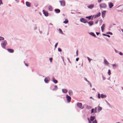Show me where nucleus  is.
I'll list each match as a JSON object with an SVG mask.
<instances>
[{
  "label": "nucleus",
  "mask_w": 123,
  "mask_h": 123,
  "mask_svg": "<svg viewBox=\"0 0 123 123\" xmlns=\"http://www.w3.org/2000/svg\"><path fill=\"white\" fill-rule=\"evenodd\" d=\"M97 108L96 107H95L94 109H92L91 111V113H96L97 112Z\"/></svg>",
  "instance_id": "obj_6"
},
{
  "label": "nucleus",
  "mask_w": 123,
  "mask_h": 123,
  "mask_svg": "<svg viewBox=\"0 0 123 123\" xmlns=\"http://www.w3.org/2000/svg\"><path fill=\"white\" fill-rule=\"evenodd\" d=\"M58 51L60 52H61L62 51V50L60 48H58Z\"/></svg>",
  "instance_id": "obj_35"
},
{
  "label": "nucleus",
  "mask_w": 123,
  "mask_h": 123,
  "mask_svg": "<svg viewBox=\"0 0 123 123\" xmlns=\"http://www.w3.org/2000/svg\"><path fill=\"white\" fill-rule=\"evenodd\" d=\"M92 16H90L88 17H86V18H88L89 20H90Z\"/></svg>",
  "instance_id": "obj_30"
},
{
  "label": "nucleus",
  "mask_w": 123,
  "mask_h": 123,
  "mask_svg": "<svg viewBox=\"0 0 123 123\" xmlns=\"http://www.w3.org/2000/svg\"><path fill=\"white\" fill-rule=\"evenodd\" d=\"M98 98H100V94L98 93Z\"/></svg>",
  "instance_id": "obj_39"
},
{
  "label": "nucleus",
  "mask_w": 123,
  "mask_h": 123,
  "mask_svg": "<svg viewBox=\"0 0 123 123\" xmlns=\"http://www.w3.org/2000/svg\"><path fill=\"white\" fill-rule=\"evenodd\" d=\"M101 15V13L100 12H98V14L96 15L95 16L94 18H96L99 17Z\"/></svg>",
  "instance_id": "obj_12"
},
{
  "label": "nucleus",
  "mask_w": 123,
  "mask_h": 123,
  "mask_svg": "<svg viewBox=\"0 0 123 123\" xmlns=\"http://www.w3.org/2000/svg\"><path fill=\"white\" fill-rule=\"evenodd\" d=\"M98 20L97 21H96L95 22V23L96 24H97L98 22Z\"/></svg>",
  "instance_id": "obj_49"
},
{
  "label": "nucleus",
  "mask_w": 123,
  "mask_h": 123,
  "mask_svg": "<svg viewBox=\"0 0 123 123\" xmlns=\"http://www.w3.org/2000/svg\"><path fill=\"white\" fill-rule=\"evenodd\" d=\"M102 0H98V2L100 3V2Z\"/></svg>",
  "instance_id": "obj_43"
},
{
  "label": "nucleus",
  "mask_w": 123,
  "mask_h": 123,
  "mask_svg": "<svg viewBox=\"0 0 123 123\" xmlns=\"http://www.w3.org/2000/svg\"><path fill=\"white\" fill-rule=\"evenodd\" d=\"M90 98H93V99L92 98V97H91Z\"/></svg>",
  "instance_id": "obj_56"
},
{
  "label": "nucleus",
  "mask_w": 123,
  "mask_h": 123,
  "mask_svg": "<svg viewBox=\"0 0 123 123\" xmlns=\"http://www.w3.org/2000/svg\"><path fill=\"white\" fill-rule=\"evenodd\" d=\"M52 80L53 82L55 84H56L58 82L57 81V80H55V79L54 78H52Z\"/></svg>",
  "instance_id": "obj_17"
},
{
  "label": "nucleus",
  "mask_w": 123,
  "mask_h": 123,
  "mask_svg": "<svg viewBox=\"0 0 123 123\" xmlns=\"http://www.w3.org/2000/svg\"><path fill=\"white\" fill-rule=\"evenodd\" d=\"M69 93V94L70 95H71L72 94V92L71 91H68Z\"/></svg>",
  "instance_id": "obj_32"
},
{
  "label": "nucleus",
  "mask_w": 123,
  "mask_h": 123,
  "mask_svg": "<svg viewBox=\"0 0 123 123\" xmlns=\"http://www.w3.org/2000/svg\"><path fill=\"white\" fill-rule=\"evenodd\" d=\"M105 24H103L101 27V29L102 32H103V31L105 29Z\"/></svg>",
  "instance_id": "obj_14"
},
{
  "label": "nucleus",
  "mask_w": 123,
  "mask_h": 123,
  "mask_svg": "<svg viewBox=\"0 0 123 123\" xmlns=\"http://www.w3.org/2000/svg\"><path fill=\"white\" fill-rule=\"evenodd\" d=\"M87 119H88V121H90V119H89V118H87Z\"/></svg>",
  "instance_id": "obj_53"
},
{
  "label": "nucleus",
  "mask_w": 123,
  "mask_h": 123,
  "mask_svg": "<svg viewBox=\"0 0 123 123\" xmlns=\"http://www.w3.org/2000/svg\"><path fill=\"white\" fill-rule=\"evenodd\" d=\"M87 58L89 62H90V61L92 60V59H90V58L88 57H87Z\"/></svg>",
  "instance_id": "obj_38"
},
{
  "label": "nucleus",
  "mask_w": 123,
  "mask_h": 123,
  "mask_svg": "<svg viewBox=\"0 0 123 123\" xmlns=\"http://www.w3.org/2000/svg\"><path fill=\"white\" fill-rule=\"evenodd\" d=\"M77 105L79 108H81L82 105V104L81 103H77Z\"/></svg>",
  "instance_id": "obj_8"
},
{
  "label": "nucleus",
  "mask_w": 123,
  "mask_h": 123,
  "mask_svg": "<svg viewBox=\"0 0 123 123\" xmlns=\"http://www.w3.org/2000/svg\"><path fill=\"white\" fill-rule=\"evenodd\" d=\"M58 43H56L55 44V48H56V47L57 46V44H58Z\"/></svg>",
  "instance_id": "obj_40"
},
{
  "label": "nucleus",
  "mask_w": 123,
  "mask_h": 123,
  "mask_svg": "<svg viewBox=\"0 0 123 123\" xmlns=\"http://www.w3.org/2000/svg\"><path fill=\"white\" fill-rule=\"evenodd\" d=\"M109 7L110 8H111L114 6V5L113 4L111 3L110 2L109 4H108Z\"/></svg>",
  "instance_id": "obj_10"
},
{
  "label": "nucleus",
  "mask_w": 123,
  "mask_h": 123,
  "mask_svg": "<svg viewBox=\"0 0 123 123\" xmlns=\"http://www.w3.org/2000/svg\"><path fill=\"white\" fill-rule=\"evenodd\" d=\"M119 123V122H118V123Z\"/></svg>",
  "instance_id": "obj_60"
},
{
  "label": "nucleus",
  "mask_w": 123,
  "mask_h": 123,
  "mask_svg": "<svg viewBox=\"0 0 123 123\" xmlns=\"http://www.w3.org/2000/svg\"><path fill=\"white\" fill-rule=\"evenodd\" d=\"M26 6L28 7H30L31 6V3L27 1L26 2Z\"/></svg>",
  "instance_id": "obj_16"
},
{
  "label": "nucleus",
  "mask_w": 123,
  "mask_h": 123,
  "mask_svg": "<svg viewBox=\"0 0 123 123\" xmlns=\"http://www.w3.org/2000/svg\"><path fill=\"white\" fill-rule=\"evenodd\" d=\"M98 110L99 112L101 111L102 110V108L99 106H98Z\"/></svg>",
  "instance_id": "obj_20"
},
{
  "label": "nucleus",
  "mask_w": 123,
  "mask_h": 123,
  "mask_svg": "<svg viewBox=\"0 0 123 123\" xmlns=\"http://www.w3.org/2000/svg\"><path fill=\"white\" fill-rule=\"evenodd\" d=\"M103 35H104V36H106V35H107L106 34H103Z\"/></svg>",
  "instance_id": "obj_52"
},
{
  "label": "nucleus",
  "mask_w": 123,
  "mask_h": 123,
  "mask_svg": "<svg viewBox=\"0 0 123 123\" xmlns=\"http://www.w3.org/2000/svg\"><path fill=\"white\" fill-rule=\"evenodd\" d=\"M7 44V42L6 40H4L3 41L1 44L2 47L3 48H4Z\"/></svg>",
  "instance_id": "obj_1"
},
{
  "label": "nucleus",
  "mask_w": 123,
  "mask_h": 123,
  "mask_svg": "<svg viewBox=\"0 0 123 123\" xmlns=\"http://www.w3.org/2000/svg\"><path fill=\"white\" fill-rule=\"evenodd\" d=\"M55 11L57 13H59L60 12V10L58 9H55Z\"/></svg>",
  "instance_id": "obj_23"
},
{
  "label": "nucleus",
  "mask_w": 123,
  "mask_h": 123,
  "mask_svg": "<svg viewBox=\"0 0 123 123\" xmlns=\"http://www.w3.org/2000/svg\"><path fill=\"white\" fill-rule=\"evenodd\" d=\"M92 90H94L95 91V88H93L92 89Z\"/></svg>",
  "instance_id": "obj_55"
},
{
  "label": "nucleus",
  "mask_w": 123,
  "mask_h": 123,
  "mask_svg": "<svg viewBox=\"0 0 123 123\" xmlns=\"http://www.w3.org/2000/svg\"><path fill=\"white\" fill-rule=\"evenodd\" d=\"M7 51L11 53H13L14 52V50L13 49H7Z\"/></svg>",
  "instance_id": "obj_11"
},
{
  "label": "nucleus",
  "mask_w": 123,
  "mask_h": 123,
  "mask_svg": "<svg viewBox=\"0 0 123 123\" xmlns=\"http://www.w3.org/2000/svg\"><path fill=\"white\" fill-rule=\"evenodd\" d=\"M87 23H88L90 26H92L93 24V22L92 21H90L89 22H88Z\"/></svg>",
  "instance_id": "obj_13"
},
{
  "label": "nucleus",
  "mask_w": 123,
  "mask_h": 123,
  "mask_svg": "<svg viewBox=\"0 0 123 123\" xmlns=\"http://www.w3.org/2000/svg\"><path fill=\"white\" fill-rule=\"evenodd\" d=\"M43 14L46 16H47L48 15V13L47 12L45 11L44 10H43Z\"/></svg>",
  "instance_id": "obj_9"
},
{
  "label": "nucleus",
  "mask_w": 123,
  "mask_h": 123,
  "mask_svg": "<svg viewBox=\"0 0 123 123\" xmlns=\"http://www.w3.org/2000/svg\"><path fill=\"white\" fill-rule=\"evenodd\" d=\"M119 54L120 55H123V54L121 52H120L119 53Z\"/></svg>",
  "instance_id": "obj_46"
},
{
  "label": "nucleus",
  "mask_w": 123,
  "mask_h": 123,
  "mask_svg": "<svg viewBox=\"0 0 123 123\" xmlns=\"http://www.w3.org/2000/svg\"><path fill=\"white\" fill-rule=\"evenodd\" d=\"M94 6V5H91L89 6L88 7L90 8H92Z\"/></svg>",
  "instance_id": "obj_29"
},
{
  "label": "nucleus",
  "mask_w": 123,
  "mask_h": 123,
  "mask_svg": "<svg viewBox=\"0 0 123 123\" xmlns=\"http://www.w3.org/2000/svg\"><path fill=\"white\" fill-rule=\"evenodd\" d=\"M60 2L61 3V5L62 6H64L65 5V1L64 0H62L60 1Z\"/></svg>",
  "instance_id": "obj_4"
},
{
  "label": "nucleus",
  "mask_w": 123,
  "mask_h": 123,
  "mask_svg": "<svg viewBox=\"0 0 123 123\" xmlns=\"http://www.w3.org/2000/svg\"><path fill=\"white\" fill-rule=\"evenodd\" d=\"M49 80L50 78L48 77L45 78L44 80L45 82L46 83H48V82L49 81Z\"/></svg>",
  "instance_id": "obj_5"
},
{
  "label": "nucleus",
  "mask_w": 123,
  "mask_h": 123,
  "mask_svg": "<svg viewBox=\"0 0 123 123\" xmlns=\"http://www.w3.org/2000/svg\"><path fill=\"white\" fill-rule=\"evenodd\" d=\"M100 7L101 8H106L107 5L105 3H102L100 4Z\"/></svg>",
  "instance_id": "obj_2"
},
{
  "label": "nucleus",
  "mask_w": 123,
  "mask_h": 123,
  "mask_svg": "<svg viewBox=\"0 0 123 123\" xmlns=\"http://www.w3.org/2000/svg\"><path fill=\"white\" fill-rule=\"evenodd\" d=\"M106 11H103L102 13V17H104L105 15Z\"/></svg>",
  "instance_id": "obj_15"
},
{
  "label": "nucleus",
  "mask_w": 123,
  "mask_h": 123,
  "mask_svg": "<svg viewBox=\"0 0 123 123\" xmlns=\"http://www.w3.org/2000/svg\"><path fill=\"white\" fill-rule=\"evenodd\" d=\"M59 31L60 33L63 34V32L62 30L60 29H59Z\"/></svg>",
  "instance_id": "obj_33"
},
{
  "label": "nucleus",
  "mask_w": 123,
  "mask_h": 123,
  "mask_svg": "<svg viewBox=\"0 0 123 123\" xmlns=\"http://www.w3.org/2000/svg\"><path fill=\"white\" fill-rule=\"evenodd\" d=\"M79 59V58H77L76 59V61H78Z\"/></svg>",
  "instance_id": "obj_45"
},
{
  "label": "nucleus",
  "mask_w": 123,
  "mask_h": 123,
  "mask_svg": "<svg viewBox=\"0 0 123 123\" xmlns=\"http://www.w3.org/2000/svg\"><path fill=\"white\" fill-rule=\"evenodd\" d=\"M86 80V81H87V80Z\"/></svg>",
  "instance_id": "obj_59"
},
{
  "label": "nucleus",
  "mask_w": 123,
  "mask_h": 123,
  "mask_svg": "<svg viewBox=\"0 0 123 123\" xmlns=\"http://www.w3.org/2000/svg\"><path fill=\"white\" fill-rule=\"evenodd\" d=\"M92 108V107L88 105H87L86 107V109H91Z\"/></svg>",
  "instance_id": "obj_25"
},
{
  "label": "nucleus",
  "mask_w": 123,
  "mask_h": 123,
  "mask_svg": "<svg viewBox=\"0 0 123 123\" xmlns=\"http://www.w3.org/2000/svg\"><path fill=\"white\" fill-rule=\"evenodd\" d=\"M104 63L106 65H108L109 64L108 62L105 59L104 60Z\"/></svg>",
  "instance_id": "obj_18"
},
{
  "label": "nucleus",
  "mask_w": 123,
  "mask_h": 123,
  "mask_svg": "<svg viewBox=\"0 0 123 123\" xmlns=\"http://www.w3.org/2000/svg\"><path fill=\"white\" fill-rule=\"evenodd\" d=\"M1 4H3V3H2L1 0H0V5Z\"/></svg>",
  "instance_id": "obj_41"
},
{
  "label": "nucleus",
  "mask_w": 123,
  "mask_h": 123,
  "mask_svg": "<svg viewBox=\"0 0 123 123\" xmlns=\"http://www.w3.org/2000/svg\"><path fill=\"white\" fill-rule=\"evenodd\" d=\"M90 86L91 87H92V85H90Z\"/></svg>",
  "instance_id": "obj_57"
},
{
  "label": "nucleus",
  "mask_w": 123,
  "mask_h": 123,
  "mask_svg": "<svg viewBox=\"0 0 123 123\" xmlns=\"http://www.w3.org/2000/svg\"><path fill=\"white\" fill-rule=\"evenodd\" d=\"M49 10L50 11H52V6H49L48 8Z\"/></svg>",
  "instance_id": "obj_27"
},
{
  "label": "nucleus",
  "mask_w": 123,
  "mask_h": 123,
  "mask_svg": "<svg viewBox=\"0 0 123 123\" xmlns=\"http://www.w3.org/2000/svg\"><path fill=\"white\" fill-rule=\"evenodd\" d=\"M50 61L51 62H52V58H50L49 59Z\"/></svg>",
  "instance_id": "obj_42"
},
{
  "label": "nucleus",
  "mask_w": 123,
  "mask_h": 123,
  "mask_svg": "<svg viewBox=\"0 0 123 123\" xmlns=\"http://www.w3.org/2000/svg\"><path fill=\"white\" fill-rule=\"evenodd\" d=\"M90 34L92 36H93L94 37H96V36L95 34L93 33V32H91L90 33Z\"/></svg>",
  "instance_id": "obj_28"
},
{
  "label": "nucleus",
  "mask_w": 123,
  "mask_h": 123,
  "mask_svg": "<svg viewBox=\"0 0 123 123\" xmlns=\"http://www.w3.org/2000/svg\"><path fill=\"white\" fill-rule=\"evenodd\" d=\"M95 119V117L94 116H91L90 118V120L91 121H93Z\"/></svg>",
  "instance_id": "obj_19"
},
{
  "label": "nucleus",
  "mask_w": 123,
  "mask_h": 123,
  "mask_svg": "<svg viewBox=\"0 0 123 123\" xmlns=\"http://www.w3.org/2000/svg\"><path fill=\"white\" fill-rule=\"evenodd\" d=\"M76 56H77L78 55V50H77L76 51Z\"/></svg>",
  "instance_id": "obj_37"
},
{
  "label": "nucleus",
  "mask_w": 123,
  "mask_h": 123,
  "mask_svg": "<svg viewBox=\"0 0 123 123\" xmlns=\"http://www.w3.org/2000/svg\"><path fill=\"white\" fill-rule=\"evenodd\" d=\"M83 107L82 108H81L82 109H83Z\"/></svg>",
  "instance_id": "obj_58"
},
{
  "label": "nucleus",
  "mask_w": 123,
  "mask_h": 123,
  "mask_svg": "<svg viewBox=\"0 0 123 123\" xmlns=\"http://www.w3.org/2000/svg\"><path fill=\"white\" fill-rule=\"evenodd\" d=\"M68 22V21L67 19H66L63 22V23L65 24H67Z\"/></svg>",
  "instance_id": "obj_26"
},
{
  "label": "nucleus",
  "mask_w": 123,
  "mask_h": 123,
  "mask_svg": "<svg viewBox=\"0 0 123 123\" xmlns=\"http://www.w3.org/2000/svg\"><path fill=\"white\" fill-rule=\"evenodd\" d=\"M25 65L27 66H28V64H27L25 63Z\"/></svg>",
  "instance_id": "obj_51"
},
{
  "label": "nucleus",
  "mask_w": 123,
  "mask_h": 123,
  "mask_svg": "<svg viewBox=\"0 0 123 123\" xmlns=\"http://www.w3.org/2000/svg\"><path fill=\"white\" fill-rule=\"evenodd\" d=\"M107 34H111V35H112V33H111L110 32H107Z\"/></svg>",
  "instance_id": "obj_44"
},
{
  "label": "nucleus",
  "mask_w": 123,
  "mask_h": 123,
  "mask_svg": "<svg viewBox=\"0 0 123 123\" xmlns=\"http://www.w3.org/2000/svg\"><path fill=\"white\" fill-rule=\"evenodd\" d=\"M62 92L64 93H66L68 92V90L66 89H62Z\"/></svg>",
  "instance_id": "obj_21"
},
{
  "label": "nucleus",
  "mask_w": 123,
  "mask_h": 123,
  "mask_svg": "<svg viewBox=\"0 0 123 123\" xmlns=\"http://www.w3.org/2000/svg\"><path fill=\"white\" fill-rule=\"evenodd\" d=\"M111 74V72L110 70H109L108 71V74L109 75H110Z\"/></svg>",
  "instance_id": "obj_34"
},
{
  "label": "nucleus",
  "mask_w": 123,
  "mask_h": 123,
  "mask_svg": "<svg viewBox=\"0 0 123 123\" xmlns=\"http://www.w3.org/2000/svg\"><path fill=\"white\" fill-rule=\"evenodd\" d=\"M92 123H97V121L96 120H95L93 121Z\"/></svg>",
  "instance_id": "obj_36"
},
{
  "label": "nucleus",
  "mask_w": 123,
  "mask_h": 123,
  "mask_svg": "<svg viewBox=\"0 0 123 123\" xmlns=\"http://www.w3.org/2000/svg\"><path fill=\"white\" fill-rule=\"evenodd\" d=\"M101 98H104L106 97V96L105 95H103L102 94H101Z\"/></svg>",
  "instance_id": "obj_24"
},
{
  "label": "nucleus",
  "mask_w": 123,
  "mask_h": 123,
  "mask_svg": "<svg viewBox=\"0 0 123 123\" xmlns=\"http://www.w3.org/2000/svg\"><path fill=\"white\" fill-rule=\"evenodd\" d=\"M4 39V38L1 37L0 36V40H2Z\"/></svg>",
  "instance_id": "obj_31"
},
{
  "label": "nucleus",
  "mask_w": 123,
  "mask_h": 123,
  "mask_svg": "<svg viewBox=\"0 0 123 123\" xmlns=\"http://www.w3.org/2000/svg\"><path fill=\"white\" fill-rule=\"evenodd\" d=\"M96 34L97 35H98L99 34V33H99V32H96Z\"/></svg>",
  "instance_id": "obj_47"
},
{
  "label": "nucleus",
  "mask_w": 123,
  "mask_h": 123,
  "mask_svg": "<svg viewBox=\"0 0 123 123\" xmlns=\"http://www.w3.org/2000/svg\"><path fill=\"white\" fill-rule=\"evenodd\" d=\"M112 66L114 67V66H115V67H116V65H115V64H113L112 65Z\"/></svg>",
  "instance_id": "obj_48"
},
{
  "label": "nucleus",
  "mask_w": 123,
  "mask_h": 123,
  "mask_svg": "<svg viewBox=\"0 0 123 123\" xmlns=\"http://www.w3.org/2000/svg\"><path fill=\"white\" fill-rule=\"evenodd\" d=\"M66 98H67V100L68 102H70L71 101V97L67 95H66Z\"/></svg>",
  "instance_id": "obj_7"
},
{
  "label": "nucleus",
  "mask_w": 123,
  "mask_h": 123,
  "mask_svg": "<svg viewBox=\"0 0 123 123\" xmlns=\"http://www.w3.org/2000/svg\"><path fill=\"white\" fill-rule=\"evenodd\" d=\"M57 86H55L54 88V89H53L52 90L53 91H55L57 90Z\"/></svg>",
  "instance_id": "obj_22"
},
{
  "label": "nucleus",
  "mask_w": 123,
  "mask_h": 123,
  "mask_svg": "<svg viewBox=\"0 0 123 123\" xmlns=\"http://www.w3.org/2000/svg\"><path fill=\"white\" fill-rule=\"evenodd\" d=\"M106 36L108 37H110V35H107Z\"/></svg>",
  "instance_id": "obj_50"
},
{
  "label": "nucleus",
  "mask_w": 123,
  "mask_h": 123,
  "mask_svg": "<svg viewBox=\"0 0 123 123\" xmlns=\"http://www.w3.org/2000/svg\"><path fill=\"white\" fill-rule=\"evenodd\" d=\"M80 20L81 22L83 23H86L88 22L87 20L84 18H81L80 19Z\"/></svg>",
  "instance_id": "obj_3"
},
{
  "label": "nucleus",
  "mask_w": 123,
  "mask_h": 123,
  "mask_svg": "<svg viewBox=\"0 0 123 123\" xmlns=\"http://www.w3.org/2000/svg\"><path fill=\"white\" fill-rule=\"evenodd\" d=\"M89 123H92L90 120V121H89Z\"/></svg>",
  "instance_id": "obj_54"
}]
</instances>
